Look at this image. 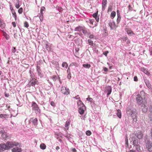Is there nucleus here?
<instances>
[{"label": "nucleus", "mask_w": 152, "mask_h": 152, "mask_svg": "<svg viewBox=\"0 0 152 152\" xmlns=\"http://www.w3.org/2000/svg\"><path fill=\"white\" fill-rule=\"evenodd\" d=\"M31 76V78L30 81H29V83L27 85V86H34L36 84H37V80L35 78H34L33 77H32L31 75L30 76Z\"/></svg>", "instance_id": "5"}, {"label": "nucleus", "mask_w": 152, "mask_h": 152, "mask_svg": "<svg viewBox=\"0 0 152 152\" xmlns=\"http://www.w3.org/2000/svg\"><path fill=\"white\" fill-rule=\"evenodd\" d=\"M136 100L137 103L139 105H142V107L144 108L146 107V105L147 104L146 101L145 99H142L140 94H138L137 95Z\"/></svg>", "instance_id": "3"}, {"label": "nucleus", "mask_w": 152, "mask_h": 152, "mask_svg": "<svg viewBox=\"0 0 152 152\" xmlns=\"http://www.w3.org/2000/svg\"><path fill=\"white\" fill-rule=\"evenodd\" d=\"M50 104L53 106H54L55 105V103L53 102H51Z\"/></svg>", "instance_id": "54"}, {"label": "nucleus", "mask_w": 152, "mask_h": 152, "mask_svg": "<svg viewBox=\"0 0 152 152\" xmlns=\"http://www.w3.org/2000/svg\"><path fill=\"white\" fill-rule=\"evenodd\" d=\"M31 107L32 109L34 110L36 113H40V110L37 104L34 102H32Z\"/></svg>", "instance_id": "4"}, {"label": "nucleus", "mask_w": 152, "mask_h": 152, "mask_svg": "<svg viewBox=\"0 0 152 152\" xmlns=\"http://www.w3.org/2000/svg\"><path fill=\"white\" fill-rule=\"evenodd\" d=\"M43 15L42 13H41V14L40 15L39 18L41 22H42L43 21Z\"/></svg>", "instance_id": "35"}, {"label": "nucleus", "mask_w": 152, "mask_h": 152, "mask_svg": "<svg viewBox=\"0 0 152 152\" xmlns=\"http://www.w3.org/2000/svg\"><path fill=\"white\" fill-rule=\"evenodd\" d=\"M62 66L63 67L65 66L66 68L67 69L68 66V65L66 62H63L62 64Z\"/></svg>", "instance_id": "34"}, {"label": "nucleus", "mask_w": 152, "mask_h": 152, "mask_svg": "<svg viewBox=\"0 0 152 152\" xmlns=\"http://www.w3.org/2000/svg\"><path fill=\"white\" fill-rule=\"evenodd\" d=\"M12 51L13 53H15L16 51V49L15 47H13L12 49Z\"/></svg>", "instance_id": "50"}, {"label": "nucleus", "mask_w": 152, "mask_h": 152, "mask_svg": "<svg viewBox=\"0 0 152 152\" xmlns=\"http://www.w3.org/2000/svg\"><path fill=\"white\" fill-rule=\"evenodd\" d=\"M45 7H42L41 8V12H40V13H42V11H45Z\"/></svg>", "instance_id": "48"}, {"label": "nucleus", "mask_w": 152, "mask_h": 152, "mask_svg": "<svg viewBox=\"0 0 152 152\" xmlns=\"http://www.w3.org/2000/svg\"><path fill=\"white\" fill-rule=\"evenodd\" d=\"M109 25L112 30L115 29L117 27L115 23L114 22H109Z\"/></svg>", "instance_id": "10"}, {"label": "nucleus", "mask_w": 152, "mask_h": 152, "mask_svg": "<svg viewBox=\"0 0 152 152\" xmlns=\"http://www.w3.org/2000/svg\"><path fill=\"white\" fill-rule=\"evenodd\" d=\"M0 133L1 134V137L4 139L7 138L8 135L7 134L4 132V130H1L0 131Z\"/></svg>", "instance_id": "14"}, {"label": "nucleus", "mask_w": 152, "mask_h": 152, "mask_svg": "<svg viewBox=\"0 0 152 152\" xmlns=\"http://www.w3.org/2000/svg\"><path fill=\"white\" fill-rule=\"evenodd\" d=\"M103 1H104V0H103ZM104 1L102 3V9L103 10L104 9Z\"/></svg>", "instance_id": "55"}, {"label": "nucleus", "mask_w": 152, "mask_h": 152, "mask_svg": "<svg viewBox=\"0 0 152 152\" xmlns=\"http://www.w3.org/2000/svg\"><path fill=\"white\" fill-rule=\"evenodd\" d=\"M67 77L69 79H70L71 77V74L70 73L68 74L67 76Z\"/></svg>", "instance_id": "49"}, {"label": "nucleus", "mask_w": 152, "mask_h": 152, "mask_svg": "<svg viewBox=\"0 0 152 152\" xmlns=\"http://www.w3.org/2000/svg\"><path fill=\"white\" fill-rule=\"evenodd\" d=\"M18 145V142H8L6 144H0V152L9 149L14 146H17Z\"/></svg>", "instance_id": "1"}, {"label": "nucleus", "mask_w": 152, "mask_h": 152, "mask_svg": "<svg viewBox=\"0 0 152 152\" xmlns=\"http://www.w3.org/2000/svg\"><path fill=\"white\" fill-rule=\"evenodd\" d=\"M45 45L47 50L49 51H52L53 45L49 43H47Z\"/></svg>", "instance_id": "11"}, {"label": "nucleus", "mask_w": 152, "mask_h": 152, "mask_svg": "<svg viewBox=\"0 0 152 152\" xmlns=\"http://www.w3.org/2000/svg\"><path fill=\"white\" fill-rule=\"evenodd\" d=\"M140 70L148 76H149L151 75L150 73L144 67H141L140 68Z\"/></svg>", "instance_id": "13"}, {"label": "nucleus", "mask_w": 152, "mask_h": 152, "mask_svg": "<svg viewBox=\"0 0 152 152\" xmlns=\"http://www.w3.org/2000/svg\"><path fill=\"white\" fill-rule=\"evenodd\" d=\"M125 144H126L125 146H126V148L129 149V146L128 139L127 138H126V139H125Z\"/></svg>", "instance_id": "30"}, {"label": "nucleus", "mask_w": 152, "mask_h": 152, "mask_svg": "<svg viewBox=\"0 0 152 152\" xmlns=\"http://www.w3.org/2000/svg\"><path fill=\"white\" fill-rule=\"evenodd\" d=\"M135 147L137 151H139L140 150V146L139 145V144L136 145Z\"/></svg>", "instance_id": "36"}, {"label": "nucleus", "mask_w": 152, "mask_h": 152, "mask_svg": "<svg viewBox=\"0 0 152 152\" xmlns=\"http://www.w3.org/2000/svg\"><path fill=\"white\" fill-rule=\"evenodd\" d=\"M19 0H17V2L15 4V7H16L18 9V8L20 7V5L19 4Z\"/></svg>", "instance_id": "33"}, {"label": "nucleus", "mask_w": 152, "mask_h": 152, "mask_svg": "<svg viewBox=\"0 0 152 152\" xmlns=\"http://www.w3.org/2000/svg\"><path fill=\"white\" fill-rule=\"evenodd\" d=\"M77 104L78 107H83L85 106L83 102L80 100V99L79 100V101L78 102Z\"/></svg>", "instance_id": "23"}, {"label": "nucleus", "mask_w": 152, "mask_h": 152, "mask_svg": "<svg viewBox=\"0 0 152 152\" xmlns=\"http://www.w3.org/2000/svg\"><path fill=\"white\" fill-rule=\"evenodd\" d=\"M88 43L90 45H93V42L92 40H91V39H88Z\"/></svg>", "instance_id": "37"}, {"label": "nucleus", "mask_w": 152, "mask_h": 152, "mask_svg": "<svg viewBox=\"0 0 152 152\" xmlns=\"http://www.w3.org/2000/svg\"><path fill=\"white\" fill-rule=\"evenodd\" d=\"M0 24V26L1 28H4V27L5 26V24L4 23H3V24Z\"/></svg>", "instance_id": "46"}, {"label": "nucleus", "mask_w": 152, "mask_h": 152, "mask_svg": "<svg viewBox=\"0 0 152 152\" xmlns=\"http://www.w3.org/2000/svg\"><path fill=\"white\" fill-rule=\"evenodd\" d=\"M134 80L135 81H137L138 80L137 77L136 76H135L134 77Z\"/></svg>", "instance_id": "52"}, {"label": "nucleus", "mask_w": 152, "mask_h": 152, "mask_svg": "<svg viewBox=\"0 0 152 152\" xmlns=\"http://www.w3.org/2000/svg\"><path fill=\"white\" fill-rule=\"evenodd\" d=\"M127 152H135V151H134L133 150H130L129 151Z\"/></svg>", "instance_id": "63"}, {"label": "nucleus", "mask_w": 152, "mask_h": 152, "mask_svg": "<svg viewBox=\"0 0 152 152\" xmlns=\"http://www.w3.org/2000/svg\"><path fill=\"white\" fill-rule=\"evenodd\" d=\"M91 134V132L89 130L86 131V134L88 136L90 135Z\"/></svg>", "instance_id": "38"}, {"label": "nucleus", "mask_w": 152, "mask_h": 152, "mask_svg": "<svg viewBox=\"0 0 152 152\" xmlns=\"http://www.w3.org/2000/svg\"><path fill=\"white\" fill-rule=\"evenodd\" d=\"M83 66L84 68L88 69L91 66L90 64H83Z\"/></svg>", "instance_id": "27"}, {"label": "nucleus", "mask_w": 152, "mask_h": 152, "mask_svg": "<svg viewBox=\"0 0 152 152\" xmlns=\"http://www.w3.org/2000/svg\"><path fill=\"white\" fill-rule=\"evenodd\" d=\"M122 39L123 41H126L128 39V38L127 37H124L122 38Z\"/></svg>", "instance_id": "47"}, {"label": "nucleus", "mask_w": 152, "mask_h": 152, "mask_svg": "<svg viewBox=\"0 0 152 152\" xmlns=\"http://www.w3.org/2000/svg\"><path fill=\"white\" fill-rule=\"evenodd\" d=\"M78 109L79 113L81 115H82L84 113L85 110H86V107L85 106L79 107Z\"/></svg>", "instance_id": "8"}, {"label": "nucleus", "mask_w": 152, "mask_h": 152, "mask_svg": "<svg viewBox=\"0 0 152 152\" xmlns=\"http://www.w3.org/2000/svg\"><path fill=\"white\" fill-rule=\"evenodd\" d=\"M24 26L25 27L28 28L29 26L27 22H25L24 23Z\"/></svg>", "instance_id": "44"}, {"label": "nucleus", "mask_w": 152, "mask_h": 152, "mask_svg": "<svg viewBox=\"0 0 152 152\" xmlns=\"http://www.w3.org/2000/svg\"><path fill=\"white\" fill-rule=\"evenodd\" d=\"M98 15V13L96 12L94 14H93V16L94 18H95Z\"/></svg>", "instance_id": "51"}, {"label": "nucleus", "mask_w": 152, "mask_h": 152, "mask_svg": "<svg viewBox=\"0 0 152 152\" xmlns=\"http://www.w3.org/2000/svg\"><path fill=\"white\" fill-rule=\"evenodd\" d=\"M32 120L33 124L36 126H37V125L38 120L36 118H35L33 119V118H31L30 119L29 121H31Z\"/></svg>", "instance_id": "18"}, {"label": "nucleus", "mask_w": 152, "mask_h": 152, "mask_svg": "<svg viewBox=\"0 0 152 152\" xmlns=\"http://www.w3.org/2000/svg\"><path fill=\"white\" fill-rule=\"evenodd\" d=\"M132 140H133V145H134V146L138 144V142L137 140H135V139L134 140L133 139Z\"/></svg>", "instance_id": "31"}, {"label": "nucleus", "mask_w": 152, "mask_h": 152, "mask_svg": "<svg viewBox=\"0 0 152 152\" xmlns=\"http://www.w3.org/2000/svg\"><path fill=\"white\" fill-rule=\"evenodd\" d=\"M116 14V12L115 11H113L112 12L110 15L111 18L113 19L115 16Z\"/></svg>", "instance_id": "26"}, {"label": "nucleus", "mask_w": 152, "mask_h": 152, "mask_svg": "<svg viewBox=\"0 0 152 152\" xmlns=\"http://www.w3.org/2000/svg\"><path fill=\"white\" fill-rule=\"evenodd\" d=\"M145 83L147 86L148 87V88L149 89H151V85L149 82V81L148 80H145Z\"/></svg>", "instance_id": "21"}, {"label": "nucleus", "mask_w": 152, "mask_h": 152, "mask_svg": "<svg viewBox=\"0 0 152 152\" xmlns=\"http://www.w3.org/2000/svg\"><path fill=\"white\" fill-rule=\"evenodd\" d=\"M79 96L78 95H77L76 96H75V97H74V98H75V99H79V100L80 99V98H78L77 97H78Z\"/></svg>", "instance_id": "59"}, {"label": "nucleus", "mask_w": 152, "mask_h": 152, "mask_svg": "<svg viewBox=\"0 0 152 152\" xmlns=\"http://www.w3.org/2000/svg\"><path fill=\"white\" fill-rule=\"evenodd\" d=\"M128 7L129 8V10L132 11V7L130 5H129Z\"/></svg>", "instance_id": "53"}, {"label": "nucleus", "mask_w": 152, "mask_h": 152, "mask_svg": "<svg viewBox=\"0 0 152 152\" xmlns=\"http://www.w3.org/2000/svg\"><path fill=\"white\" fill-rule=\"evenodd\" d=\"M117 12L118 16V18L117 20V22L118 23H119L121 18L120 11L119 10H118L117 11Z\"/></svg>", "instance_id": "15"}, {"label": "nucleus", "mask_w": 152, "mask_h": 152, "mask_svg": "<svg viewBox=\"0 0 152 152\" xmlns=\"http://www.w3.org/2000/svg\"><path fill=\"white\" fill-rule=\"evenodd\" d=\"M23 12V8L22 7L20 8L18 10V12L20 14H21Z\"/></svg>", "instance_id": "40"}, {"label": "nucleus", "mask_w": 152, "mask_h": 152, "mask_svg": "<svg viewBox=\"0 0 152 152\" xmlns=\"http://www.w3.org/2000/svg\"><path fill=\"white\" fill-rule=\"evenodd\" d=\"M12 13V15H13V16L14 18L16 20L17 16L16 15V14L15 11L14 10H13V9H12L11 10Z\"/></svg>", "instance_id": "25"}, {"label": "nucleus", "mask_w": 152, "mask_h": 152, "mask_svg": "<svg viewBox=\"0 0 152 152\" xmlns=\"http://www.w3.org/2000/svg\"><path fill=\"white\" fill-rule=\"evenodd\" d=\"M87 101H89L91 102H92L93 101V99L91 98H88L86 99Z\"/></svg>", "instance_id": "41"}, {"label": "nucleus", "mask_w": 152, "mask_h": 152, "mask_svg": "<svg viewBox=\"0 0 152 152\" xmlns=\"http://www.w3.org/2000/svg\"><path fill=\"white\" fill-rule=\"evenodd\" d=\"M70 66H78V64H76L75 63H73L72 64H70Z\"/></svg>", "instance_id": "39"}, {"label": "nucleus", "mask_w": 152, "mask_h": 152, "mask_svg": "<svg viewBox=\"0 0 152 152\" xmlns=\"http://www.w3.org/2000/svg\"><path fill=\"white\" fill-rule=\"evenodd\" d=\"M4 36H5L6 39L8 40L9 39V36L8 35H7V34H4Z\"/></svg>", "instance_id": "45"}, {"label": "nucleus", "mask_w": 152, "mask_h": 152, "mask_svg": "<svg viewBox=\"0 0 152 152\" xmlns=\"http://www.w3.org/2000/svg\"><path fill=\"white\" fill-rule=\"evenodd\" d=\"M72 151L73 152H76V150L75 148L73 149L72 150Z\"/></svg>", "instance_id": "64"}, {"label": "nucleus", "mask_w": 152, "mask_h": 152, "mask_svg": "<svg viewBox=\"0 0 152 152\" xmlns=\"http://www.w3.org/2000/svg\"><path fill=\"white\" fill-rule=\"evenodd\" d=\"M117 115L120 118H121V113L120 110H118L117 111Z\"/></svg>", "instance_id": "24"}, {"label": "nucleus", "mask_w": 152, "mask_h": 152, "mask_svg": "<svg viewBox=\"0 0 152 152\" xmlns=\"http://www.w3.org/2000/svg\"><path fill=\"white\" fill-rule=\"evenodd\" d=\"M60 149V148L59 146H57L56 147V150H58L59 149Z\"/></svg>", "instance_id": "60"}, {"label": "nucleus", "mask_w": 152, "mask_h": 152, "mask_svg": "<svg viewBox=\"0 0 152 152\" xmlns=\"http://www.w3.org/2000/svg\"><path fill=\"white\" fill-rule=\"evenodd\" d=\"M61 91L62 93L64 94L68 95L69 94V89L65 87H62Z\"/></svg>", "instance_id": "6"}, {"label": "nucleus", "mask_w": 152, "mask_h": 152, "mask_svg": "<svg viewBox=\"0 0 152 152\" xmlns=\"http://www.w3.org/2000/svg\"><path fill=\"white\" fill-rule=\"evenodd\" d=\"M83 33L85 35L89 34H90L89 30L88 29H86L84 27L82 30Z\"/></svg>", "instance_id": "17"}, {"label": "nucleus", "mask_w": 152, "mask_h": 152, "mask_svg": "<svg viewBox=\"0 0 152 152\" xmlns=\"http://www.w3.org/2000/svg\"><path fill=\"white\" fill-rule=\"evenodd\" d=\"M150 113L149 115V118L150 119V120L152 121V107L150 108Z\"/></svg>", "instance_id": "29"}, {"label": "nucleus", "mask_w": 152, "mask_h": 152, "mask_svg": "<svg viewBox=\"0 0 152 152\" xmlns=\"http://www.w3.org/2000/svg\"><path fill=\"white\" fill-rule=\"evenodd\" d=\"M95 18L97 22H98L99 21V17L98 16Z\"/></svg>", "instance_id": "56"}, {"label": "nucleus", "mask_w": 152, "mask_h": 152, "mask_svg": "<svg viewBox=\"0 0 152 152\" xmlns=\"http://www.w3.org/2000/svg\"><path fill=\"white\" fill-rule=\"evenodd\" d=\"M37 68L38 73L39 75H40L41 74V70L40 69V67L38 66H37Z\"/></svg>", "instance_id": "32"}, {"label": "nucleus", "mask_w": 152, "mask_h": 152, "mask_svg": "<svg viewBox=\"0 0 152 152\" xmlns=\"http://www.w3.org/2000/svg\"><path fill=\"white\" fill-rule=\"evenodd\" d=\"M126 112L128 115L130 116L134 122H136L137 121V112L136 109L127 108Z\"/></svg>", "instance_id": "2"}, {"label": "nucleus", "mask_w": 152, "mask_h": 152, "mask_svg": "<svg viewBox=\"0 0 152 152\" xmlns=\"http://www.w3.org/2000/svg\"><path fill=\"white\" fill-rule=\"evenodd\" d=\"M40 147L41 149L44 150L46 148V146L44 143H42L40 145Z\"/></svg>", "instance_id": "28"}, {"label": "nucleus", "mask_w": 152, "mask_h": 152, "mask_svg": "<svg viewBox=\"0 0 152 152\" xmlns=\"http://www.w3.org/2000/svg\"><path fill=\"white\" fill-rule=\"evenodd\" d=\"M84 27H82L79 26L75 28V31H78L79 32H80L81 31H82V30H83Z\"/></svg>", "instance_id": "20"}, {"label": "nucleus", "mask_w": 152, "mask_h": 152, "mask_svg": "<svg viewBox=\"0 0 152 152\" xmlns=\"http://www.w3.org/2000/svg\"><path fill=\"white\" fill-rule=\"evenodd\" d=\"M146 146L149 151H152V143L151 142H148L146 144Z\"/></svg>", "instance_id": "9"}, {"label": "nucleus", "mask_w": 152, "mask_h": 152, "mask_svg": "<svg viewBox=\"0 0 152 152\" xmlns=\"http://www.w3.org/2000/svg\"><path fill=\"white\" fill-rule=\"evenodd\" d=\"M135 135L139 139H142L143 136L142 133L139 130L137 131Z\"/></svg>", "instance_id": "7"}, {"label": "nucleus", "mask_w": 152, "mask_h": 152, "mask_svg": "<svg viewBox=\"0 0 152 152\" xmlns=\"http://www.w3.org/2000/svg\"><path fill=\"white\" fill-rule=\"evenodd\" d=\"M12 24L13 27H15L16 26V23L15 22H12Z\"/></svg>", "instance_id": "57"}, {"label": "nucleus", "mask_w": 152, "mask_h": 152, "mask_svg": "<svg viewBox=\"0 0 152 152\" xmlns=\"http://www.w3.org/2000/svg\"><path fill=\"white\" fill-rule=\"evenodd\" d=\"M142 110L143 112H145L147 111V108H144L143 109L142 108Z\"/></svg>", "instance_id": "58"}, {"label": "nucleus", "mask_w": 152, "mask_h": 152, "mask_svg": "<svg viewBox=\"0 0 152 152\" xmlns=\"http://www.w3.org/2000/svg\"><path fill=\"white\" fill-rule=\"evenodd\" d=\"M62 135L64 136L65 137H66V138H68V139L69 138V137H70V136L69 134H62Z\"/></svg>", "instance_id": "43"}, {"label": "nucleus", "mask_w": 152, "mask_h": 152, "mask_svg": "<svg viewBox=\"0 0 152 152\" xmlns=\"http://www.w3.org/2000/svg\"><path fill=\"white\" fill-rule=\"evenodd\" d=\"M71 121L70 120H67L65 124V129L68 130L69 127V126L70 124Z\"/></svg>", "instance_id": "16"}, {"label": "nucleus", "mask_w": 152, "mask_h": 152, "mask_svg": "<svg viewBox=\"0 0 152 152\" xmlns=\"http://www.w3.org/2000/svg\"><path fill=\"white\" fill-rule=\"evenodd\" d=\"M12 152H20L21 151V149L20 148L15 147L12 149Z\"/></svg>", "instance_id": "19"}, {"label": "nucleus", "mask_w": 152, "mask_h": 152, "mask_svg": "<svg viewBox=\"0 0 152 152\" xmlns=\"http://www.w3.org/2000/svg\"><path fill=\"white\" fill-rule=\"evenodd\" d=\"M108 53V51H105V56H107V54Z\"/></svg>", "instance_id": "61"}, {"label": "nucleus", "mask_w": 152, "mask_h": 152, "mask_svg": "<svg viewBox=\"0 0 152 152\" xmlns=\"http://www.w3.org/2000/svg\"><path fill=\"white\" fill-rule=\"evenodd\" d=\"M5 115L1 114L0 115V117L1 118H2L3 117H4Z\"/></svg>", "instance_id": "62"}, {"label": "nucleus", "mask_w": 152, "mask_h": 152, "mask_svg": "<svg viewBox=\"0 0 152 152\" xmlns=\"http://www.w3.org/2000/svg\"><path fill=\"white\" fill-rule=\"evenodd\" d=\"M125 31L126 32L128 35L129 36H131L133 35H134V33L130 29L126 28L125 29Z\"/></svg>", "instance_id": "12"}, {"label": "nucleus", "mask_w": 152, "mask_h": 152, "mask_svg": "<svg viewBox=\"0 0 152 152\" xmlns=\"http://www.w3.org/2000/svg\"><path fill=\"white\" fill-rule=\"evenodd\" d=\"M89 38L90 39H96V37L93 34L90 35L89 37Z\"/></svg>", "instance_id": "42"}, {"label": "nucleus", "mask_w": 152, "mask_h": 152, "mask_svg": "<svg viewBox=\"0 0 152 152\" xmlns=\"http://www.w3.org/2000/svg\"><path fill=\"white\" fill-rule=\"evenodd\" d=\"M106 89L107 90V96H108V95H110L112 91V88L110 86H108V87H107L106 88Z\"/></svg>", "instance_id": "22"}]
</instances>
